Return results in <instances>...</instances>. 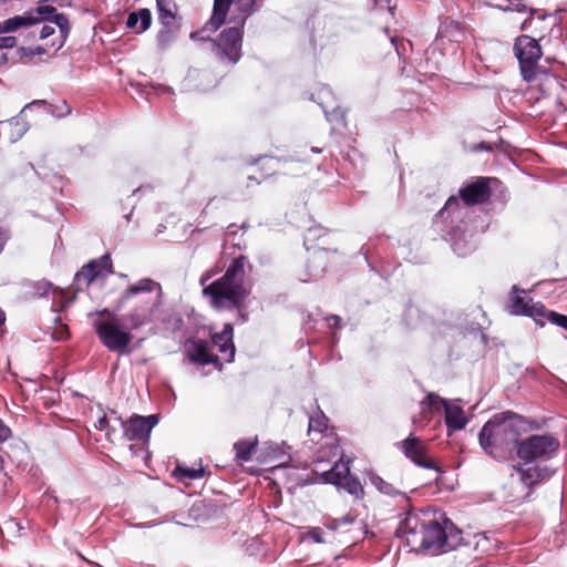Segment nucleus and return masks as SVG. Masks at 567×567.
<instances>
[{
    "instance_id": "obj_1",
    "label": "nucleus",
    "mask_w": 567,
    "mask_h": 567,
    "mask_svg": "<svg viewBox=\"0 0 567 567\" xmlns=\"http://www.w3.org/2000/svg\"><path fill=\"white\" fill-rule=\"evenodd\" d=\"M488 177H477L465 184L457 196H451L433 218V226L458 257L475 250L473 233L470 228V212L474 205L487 202L492 195Z\"/></svg>"
},
{
    "instance_id": "obj_2",
    "label": "nucleus",
    "mask_w": 567,
    "mask_h": 567,
    "mask_svg": "<svg viewBox=\"0 0 567 567\" xmlns=\"http://www.w3.org/2000/svg\"><path fill=\"white\" fill-rule=\"evenodd\" d=\"M114 309L125 311L122 322L130 330L169 321V315L164 307L162 285L152 278H141L128 285L117 298Z\"/></svg>"
},
{
    "instance_id": "obj_3",
    "label": "nucleus",
    "mask_w": 567,
    "mask_h": 567,
    "mask_svg": "<svg viewBox=\"0 0 567 567\" xmlns=\"http://www.w3.org/2000/svg\"><path fill=\"white\" fill-rule=\"evenodd\" d=\"M528 430L527 421L512 411L494 414L481 429L478 442L484 452L496 461H505L517 452L520 436Z\"/></svg>"
},
{
    "instance_id": "obj_4",
    "label": "nucleus",
    "mask_w": 567,
    "mask_h": 567,
    "mask_svg": "<svg viewBox=\"0 0 567 567\" xmlns=\"http://www.w3.org/2000/svg\"><path fill=\"white\" fill-rule=\"evenodd\" d=\"M250 267L246 256L240 255L231 260L223 277L208 284L215 275L208 270L202 275L199 284L203 295L208 297L212 307H239L250 293L245 285L246 268Z\"/></svg>"
},
{
    "instance_id": "obj_5",
    "label": "nucleus",
    "mask_w": 567,
    "mask_h": 567,
    "mask_svg": "<svg viewBox=\"0 0 567 567\" xmlns=\"http://www.w3.org/2000/svg\"><path fill=\"white\" fill-rule=\"evenodd\" d=\"M460 535L461 532L451 519L443 515L439 517L433 515L423 525V532L416 545L433 555H439L453 550L461 538Z\"/></svg>"
},
{
    "instance_id": "obj_6",
    "label": "nucleus",
    "mask_w": 567,
    "mask_h": 567,
    "mask_svg": "<svg viewBox=\"0 0 567 567\" xmlns=\"http://www.w3.org/2000/svg\"><path fill=\"white\" fill-rule=\"evenodd\" d=\"M539 40L527 34H520L514 39L513 53L518 62L519 73L524 82L533 83L542 71L539 61L543 58V49Z\"/></svg>"
},
{
    "instance_id": "obj_7",
    "label": "nucleus",
    "mask_w": 567,
    "mask_h": 567,
    "mask_svg": "<svg viewBox=\"0 0 567 567\" xmlns=\"http://www.w3.org/2000/svg\"><path fill=\"white\" fill-rule=\"evenodd\" d=\"M213 33H205V39L195 41L207 43L208 50L221 63L235 65L241 58L244 29L234 24L224 29L216 39H212Z\"/></svg>"
},
{
    "instance_id": "obj_8",
    "label": "nucleus",
    "mask_w": 567,
    "mask_h": 567,
    "mask_svg": "<svg viewBox=\"0 0 567 567\" xmlns=\"http://www.w3.org/2000/svg\"><path fill=\"white\" fill-rule=\"evenodd\" d=\"M93 327L99 340L109 351L121 355L131 353L128 346L133 334L130 330L112 320H95Z\"/></svg>"
},
{
    "instance_id": "obj_9",
    "label": "nucleus",
    "mask_w": 567,
    "mask_h": 567,
    "mask_svg": "<svg viewBox=\"0 0 567 567\" xmlns=\"http://www.w3.org/2000/svg\"><path fill=\"white\" fill-rule=\"evenodd\" d=\"M559 445V440L553 435L534 434L520 441L516 454L526 464L537 460L547 461L557 453Z\"/></svg>"
},
{
    "instance_id": "obj_10",
    "label": "nucleus",
    "mask_w": 567,
    "mask_h": 567,
    "mask_svg": "<svg viewBox=\"0 0 567 567\" xmlns=\"http://www.w3.org/2000/svg\"><path fill=\"white\" fill-rule=\"evenodd\" d=\"M113 274V264L110 254H105L100 258L90 260L84 265L73 278L75 291L86 289L94 280L106 278Z\"/></svg>"
},
{
    "instance_id": "obj_11",
    "label": "nucleus",
    "mask_w": 567,
    "mask_h": 567,
    "mask_svg": "<svg viewBox=\"0 0 567 567\" xmlns=\"http://www.w3.org/2000/svg\"><path fill=\"white\" fill-rule=\"evenodd\" d=\"M519 292H525V290H520L514 285L507 306L508 312L514 316L530 317L537 324L544 326L543 318L546 315V307L540 301L533 302L532 299H525L518 295Z\"/></svg>"
},
{
    "instance_id": "obj_12",
    "label": "nucleus",
    "mask_w": 567,
    "mask_h": 567,
    "mask_svg": "<svg viewBox=\"0 0 567 567\" xmlns=\"http://www.w3.org/2000/svg\"><path fill=\"white\" fill-rule=\"evenodd\" d=\"M322 478L324 483L341 487L357 498L363 496V487L360 481L350 474L347 463H336L330 471L322 474Z\"/></svg>"
},
{
    "instance_id": "obj_13",
    "label": "nucleus",
    "mask_w": 567,
    "mask_h": 567,
    "mask_svg": "<svg viewBox=\"0 0 567 567\" xmlns=\"http://www.w3.org/2000/svg\"><path fill=\"white\" fill-rule=\"evenodd\" d=\"M124 432V436L128 441H142L150 437L154 426L159 421L158 414H150L146 416L133 414L128 420L117 419Z\"/></svg>"
},
{
    "instance_id": "obj_14",
    "label": "nucleus",
    "mask_w": 567,
    "mask_h": 567,
    "mask_svg": "<svg viewBox=\"0 0 567 567\" xmlns=\"http://www.w3.org/2000/svg\"><path fill=\"white\" fill-rule=\"evenodd\" d=\"M398 447L404 454V456L415 465L427 470L440 471V467L436 465V463L433 460L427 458L426 445L421 441L420 437L415 436L414 434L411 433L406 439L398 443Z\"/></svg>"
},
{
    "instance_id": "obj_15",
    "label": "nucleus",
    "mask_w": 567,
    "mask_h": 567,
    "mask_svg": "<svg viewBox=\"0 0 567 567\" xmlns=\"http://www.w3.org/2000/svg\"><path fill=\"white\" fill-rule=\"evenodd\" d=\"M430 514L422 513H408L405 518L400 523L396 535L399 537H406V544L410 546L416 545L423 532V525L429 520Z\"/></svg>"
},
{
    "instance_id": "obj_16",
    "label": "nucleus",
    "mask_w": 567,
    "mask_h": 567,
    "mask_svg": "<svg viewBox=\"0 0 567 567\" xmlns=\"http://www.w3.org/2000/svg\"><path fill=\"white\" fill-rule=\"evenodd\" d=\"M234 0H214L213 13L210 19L200 30L190 33L192 40L205 39V33H215L224 24L229 7Z\"/></svg>"
},
{
    "instance_id": "obj_17",
    "label": "nucleus",
    "mask_w": 567,
    "mask_h": 567,
    "mask_svg": "<svg viewBox=\"0 0 567 567\" xmlns=\"http://www.w3.org/2000/svg\"><path fill=\"white\" fill-rule=\"evenodd\" d=\"M331 251L324 248L315 249L306 264L305 274L300 277L302 282L321 278L329 264Z\"/></svg>"
},
{
    "instance_id": "obj_18",
    "label": "nucleus",
    "mask_w": 567,
    "mask_h": 567,
    "mask_svg": "<svg viewBox=\"0 0 567 567\" xmlns=\"http://www.w3.org/2000/svg\"><path fill=\"white\" fill-rule=\"evenodd\" d=\"M234 328L231 323H225L220 332L212 333V342L218 348L219 352L225 354V360L231 362L235 357V344L233 341Z\"/></svg>"
},
{
    "instance_id": "obj_19",
    "label": "nucleus",
    "mask_w": 567,
    "mask_h": 567,
    "mask_svg": "<svg viewBox=\"0 0 567 567\" xmlns=\"http://www.w3.org/2000/svg\"><path fill=\"white\" fill-rule=\"evenodd\" d=\"M187 357L190 362L202 365L215 363L218 361V358L209 352L208 343L202 339H194L188 341Z\"/></svg>"
},
{
    "instance_id": "obj_20",
    "label": "nucleus",
    "mask_w": 567,
    "mask_h": 567,
    "mask_svg": "<svg viewBox=\"0 0 567 567\" xmlns=\"http://www.w3.org/2000/svg\"><path fill=\"white\" fill-rule=\"evenodd\" d=\"M463 38L464 32L462 25L450 18H444L440 23L435 42L437 45L444 40L458 43L463 40Z\"/></svg>"
},
{
    "instance_id": "obj_21",
    "label": "nucleus",
    "mask_w": 567,
    "mask_h": 567,
    "mask_svg": "<svg viewBox=\"0 0 567 567\" xmlns=\"http://www.w3.org/2000/svg\"><path fill=\"white\" fill-rule=\"evenodd\" d=\"M515 470L519 473L522 482L529 487L549 478L554 474V471L547 466L535 465L524 468L522 465H517Z\"/></svg>"
},
{
    "instance_id": "obj_22",
    "label": "nucleus",
    "mask_w": 567,
    "mask_h": 567,
    "mask_svg": "<svg viewBox=\"0 0 567 567\" xmlns=\"http://www.w3.org/2000/svg\"><path fill=\"white\" fill-rule=\"evenodd\" d=\"M444 421L449 430L461 431L463 430L468 420L460 405L453 404L451 401L444 408Z\"/></svg>"
},
{
    "instance_id": "obj_23",
    "label": "nucleus",
    "mask_w": 567,
    "mask_h": 567,
    "mask_svg": "<svg viewBox=\"0 0 567 567\" xmlns=\"http://www.w3.org/2000/svg\"><path fill=\"white\" fill-rule=\"evenodd\" d=\"M152 24V12L147 8L138 9L128 13L126 18V28L134 30L136 34H141L150 29Z\"/></svg>"
},
{
    "instance_id": "obj_24",
    "label": "nucleus",
    "mask_w": 567,
    "mask_h": 567,
    "mask_svg": "<svg viewBox=\"0 0 567 567\" xmlns=\"http://www.w3.org/2000/svg\"><path fill=\"white\" fill-rule=\"evenodd\" d=\"M523 0H499L498 3L492 4L493 8H496L502 11H517L525 12L529 11V18L525 19L520 24V30H527L534 22V16L538 13L536 9H528L526 4L522 3Z\"/></svg>"
},
{
    "instance_id": "obj_25",
    "label": "nucleus",
    "mask_w": 567,
    "mask_h": 567,
    "mask_svg": "<svg viewBox=\"0 0 567 567\" xmlns=\"http://www.w3.org/2000/svg\"><path fill=\"white\" fill-rule=\"evenodd\" d=\"M39 23V19L35 17L34 12L30 11L22 16H14L0 22V34L14 32L22 27H30Z\"/></svg>"
},
{
    "instance_id": "obj_26",
    "label": "nucleus",
    "mask_w": 567,
    "mask_h": 567,
    "mask_svg": "<svg viewBox=\"0 0 567 567\" xmlns=\"http://www.w3.org/2000/svg\"><path fill=\"white\" fill-rule=\"evenodd\" d=\"M234 8L238 14L233 12L229 22L244 29L247 18L252 13L255 0H234Z\"/></svg>"
},
{
    "instance_id": "obj_27",
    "label": "nucleus",
    "mask_w": 567,
    "mask_h": 567,
    "mask_svg": "<svg viewBox=\"0 0 567 567\" xmlns=\"http://www.w3.org/2000/svg\"><path fill=\"white\" fill-rule=\"evenodd\" d=\"M319 105L321 106L328 122L337 127L346 126V112L337 102L329 106L327 101L321 100Z\"/></svg>"
},
{
    "instance_id": "obj_28",
    "label": "nucleus",
    "mask_w": 567,
    "mask_h": 567,
    "mask_svg": "<svg viewBox=\"0 0 567 567\" xmlns=\"http://www.w3.org/2000/svg\"><path fill=\"white\" fill-rule=\"evenodd\" d=\"M370 482L383 495H386L390 497H401L405 502L409 501V497L405 492L400 491L393 484L384 481L379 475H375V474L371 475Z\"/></svg>"
},
{
    "instance_id": "obj_29",
    "label": "nucleus",
    "mask_w": 567,
    "mask_h": 567,
    "mask_svg": "<svg viewBox=\"0 0 567 567\" xmlns=\"http://www.w3.org/2000/svg\"><path fill=\"white\" fill-rule=\"evenodd\" d=\"M156 7L162 25L175 24L177 8L172 0H156Z\"/></svg>"
},
{
    "instance_id": "obj_30",
    "label": "nucleus",
    "mask_w": 567,
    "mask_h": 567,
    "mask_svg": "<svg viewBox=\"0 0 567 567\" xmlns=\"http://www.w3.org/2000/svg\"><path fill=\"white\" fill-rule=\"evenodd\" d=\"M179 27L175 24L162 25L156 35V43L161 50L169 48L177 38Z\"/></svg>"
},
{
    "instance_id": "obj_31",
    "label": "nucleus",
    "mask_w": 567,
    "mask_h": 567,
    "mask_svg": "<svg viewBox=\"0 0 567 567\" xmlns=\"http://www.w3.org/2000/svg\"><path fill=\"white\" fill-rule=\"evenodd\" d=\"M205 475L204 467L193 468L183 465H176L173 471V476L181 483L187 484L192 481L202 478Z\"/></svg>"
},
{
    "instance_id": "obj_32",
    "label": "nucleus",
    "mask_w": 567,
    "mask_h": 567,
    "mask_svg": "<svg viewBox=\"0 0 567 567\" xmlns=\"http://www.w3.org/2000/svg\"><path fill=\"white\" fill-rule=\"evenodd\" d=\"M328 421L324 413L317 406L316 411L309 415L308 434L321 435L328 429Z\"/></svg>"
},
{
    "instance_id": "obj_33",
    "label": "nucleus",
    "mask_w": 567,
    "mask_h": 567,
    "mask_svg": "<svg viewBox=\"0 0 567 567\" xmlns=\"http://www.w3.org/2000/svg\"><path fill=\"white\" fill-rule=\"evenodd\" d=\"M33 105H43L48 107V112L56 118L64 117L71 113V107L65 101H60L55 104H48L44 100H37L30 103L28 106Z\"/></svg>"
},
{
    "instance_id": "obj_34",
    "label": "nucleus",
    "mask_w": 567,
    "mask_h": 567,
    "mask_svg": "<svg viewBox=\"0 0 567 567\" xmlns=\"http://www.w3.org/2000/svg\"><path fill=\"white\" fill-rule=\"evenodd\" d=\"M8 123L11 128L10 140L13 143L20 140L29 130L27 122H24L23 118L20 116H14L10 118Z\"/></svg>"
},
{
    "instance_id": "obj_35",
    "label": "nucleus",
    "mask_w": 567,
    "mask_h": 567,
    "mask_svg": "<svg viewBox=\"0 0 567 567\" xmlns=\"http://www.w3.org/2000/svg\"><path fill=\"white\" fill-rule=\"evenodd\" d=\"M256 443L241 440L234 444V450L236 452V458L241 462H247L251 457V452L255 449Z\"/></svg>"
},
{
    "instance_id": "obj_36",
    "label": "nucleus",
    "mask_w": 567,
    "mask_h": 567,
    "mask_svg": "<svg viewBox=\"0 0 567 567\" xmlns=\"http://www.w3.org/2000/svg\"><path fill=\"white\" fill-rule=\"evenodd\" d=\"M354 520H355V517L351 516V515H344L339 518L328 517L324 522V526L327 528H329L330 530L336 532V530L342 529L343 527H347V526L353 524Z\"/></svg>"
},
{
    "instance_id": "obj_37",
    "label": "nucleus",
    "mask_w": 567,
    "mask_h": 567,
    "mask_svg": "<svg viewBox=\"0 0 567 567\" xmlns=\"http://www.w3.org/2000/svg\"><path fill=\"white\" fill-rule=\"evenodd\" d=\"M49 21L53 22L60 29L61 38H62V41L60 42V44L58 47V49H60L63 45L64 40L69 34V20L65 14L56 12L50 18Z\"/></svg>"
},
{
    "instance_id": "obj_38",
    "label": "nucleus",
    "mask_w": 567,
    "mask_h": 567,
    "mask_svg": "<svg viewBox=\"0 0 567 567\" xmlns=\"http://www.w3.org/2000/svg\"><path fill=\"white\" fill-rule=\"evenodd\" d=\"M447 403L449 400L442 399L435 393H429L422 401V405L426 406L430 410H439L441 406L445 408Z\"/></svg>"
},
{
    "instance_id": "obj_39",
    "label": "nucleus",
    "mask_w": 567,
    "mask_h": 567,
    "mask_svg": "<svg viewBox=\"0 0 567 567\" xmlns=\"http://www.w3.org/2000/svg\"><path fill=\"white\" fill-rule=\"evenodd\" d=\"M312 99L319 104L321 100L327 101L329 106L334 104L337 101L331 89L328 85H322Z\"/></svg>"
},
{
    "instance_id": "obj_40",
    "label": "nucleus",
    "mask_w": 567,
    "mask_h": 567,
    "mask_svg": "<svg viewBox=\"0 0 567 567\" xmlns=\"http://www.w3.org/2000/svg\"><path fill=\"white\" fill-rule=\"evenodd\" d=\"M547 319L553 324H556L565 330H567V316L558 313L556 311H549L546 309V315L543 318V321Z\"/></svg>"
},
{
    "instance_id": "obj_41",
    "label": "nucleus",
    "mask_w": 567,
    "mask_h": 567,
    "mask_svg": "<svg viewBox=\"0 0 567 567\" xmlns=\"http://www.w3.org/2000/svg\"><path fill=\"white\" fill-rule=\"evenodd\" d=\"M53 285L47 280H40L32 285V295L35 297H45L52 289Z\"/></svg>"
},
{
    "instance_id": "obj_42",
    "label": "nucleus",
    "mask_w": 567,
    "mask_h": 567,
    "mask_svg": "<svg viewBox=\"0 0 567 567\" xmlns=\"http://www.w3.org/2000/svg\"><path fill=\"white\" fill-rule=\"evenodd\" d=\"M217 310H237L236 323H245L248 321L247 306L245 301L239 307H214Z\"/></svg>"
},
{
    "instance_id": "obj_43",
    "label": "nucleus",
    "mask_w": 567,
    "mask_h": 567,
    "mask_svg": "<svg viewBox=\"0 0 567 567\" xmlns=\"http://www.w3.org/2000/svg\"><path fill=\"white\" fill-rule=\"evenodd\" d=\"M35 17L39 19V22L48 21L54 13H56V9L52 6H39L35 9Z\"/></svg>"
},
{
    "instance_id": "obj_44",
    "label": "nucleus",
    "mask_w": 567,
    "mask_h": 567,
    "mask_svg": "<svg viewBox=\"0 0 567 567\" xmlns=\"http://www.w3.org/2000/svg\"><path fill=\"white\" fill-rule=\"evenodd\" d=\"M17 44V38L12 35H0V50L12 49Z\"/></svg>"
},
{
    "instance_id": "obj_45",
    "label": "nucleus",
    "mask_w": 567,
    "mask_h": 567,
    "mask_svg": "<svg viewBox=\"0 0 567 567\" xmlns=\"http://www.w3.org/2000/svg\"><path fill=\"white\" fill-rule=\"evenodd\" d=\"M323 234H324V229H322V228H309L305 236V246H307L308 241L319 238Z\"/></svg>"
},
{
    "instance_id": "obj_46",
    "label": "nucleus",
    "mask_w": 567,
    "mask_h": 567,
    "mask_svg": "<svg viewBox=\"0 0 567 567\" xmlns=\"http://www.w3.org/2000/svg\"><path fill=\"white\" fill-rule=\"evenodd\" d=\"M20 51L22 55L24 56H34V55H41L45 53V49L42 47H35V48H20Z\"/></svg>"
},
{
    "instance_id": "obj_47",
    "label": "nucleus",
    "mask_w": 567,
    "mask_h": 567,
    "mask_svg": "<svg viewBox=\"0 0 567 567\" xmlns=\"http://www.w3.org/2000/svg\"><path fill=\"white\" fill-rule=\"evenodd\" d=\"M11 436V430L2 420H0V444L6 442Z\"/></svg>"
},
{
    "instance_id": "obj_48",
    "label": "nucleus",
    "mask_w": 567,
    "mask_h": 567,
    "mask_svg": "<svg viewBox=\"0 0 567 567\" xmlns=\"http://www.w3.org/2000/svg\"><path fill=\"white\" fill-rule=\"evenodd\" d=\"M311 539L317 544L324 543L322 538V530L319 527L312 528L309 533Z\"/></svg>"
},
{
    "instance_id": "obj_49",
    "label": "nucleus",
    "mask_w": 567,
    "mask_h": 567,
    "mask_svg": "<svg viewBox=\"0 0 567 567\" xmlns=\"http://www.w3.org/2000/svg\"><path fill=\"white\" fill-rule=\"evenodd\" d=\"M55 32V29L51 25L44 24L40 31V38L47 39Z\"/></svg>"
},
{
    "instance_id": "obj_50",
    "label": "nucleus",
    "mask_w": 567,
    "mask_h": 567,
    "mask_svg": "<svg viewBox=\"0 0 567 567\" xmlns=\"http://www.w3.org/2000/svg\"><path fill=\"white\" fill-rule=\"evenodd\" d=\"M95 427L100 431L107 430L109 427V420L107 416L104 414L102 415L97 422L95 423Z\"/></svg>"
},
{
    "instance_id": "obj_51",
    "label": "nucleus",
    "mask_w": 567,
    "mask_h": 567,
    "mask_svg": "<svg viewBox=\"0 0 567 567\" xmlns=\"http://www.w3.org/2000/svg\"><path fill=\"white\" fill-rule=\"evenodd\" d=\"M152 89L153 90H157L158 92L161 93H168V94H174V91L172 87L169 86H165V85H162V84H158V85H152Z\"/></svg>"
},
{
    "instance_id": "obj_52",
    "label": "nucleus",
    "mask_w": 567,
    "mask_h": 567,
    "mask_svg": "<svg viewBox=\"0 0 567 567\" xmlns=\"http://www.w3.org/2000/svg\"><path fill=\"white\" fill-rule=\"evenodd\" d=\"M327 320L328 321L332 320L334 322V324L338 326L341 321V318L339 316L333 315V316H330Z\"/></svg>"
},
{
    "instance_id": "obj_53",
    "label": "nucleus",
    "mask_w": 567,
    "mask_h": 567,
    "mask_svg": "<svg viewBox=\"0 0 567 567\" xmlns=\"http://www.w3.org/2000/svg\"><path fill=\"white\" fill-rule=\"evenodd\" d=\"M374 2L378 6H388L390 3V0H374Z\"/></svg>"
},
{
    "instance_id": "obj_54",
    "label": "nucleus",
    "mask_w": 567,
    "mask_h": 567,
    "mask_svg": "<svg viewBox=\"0 0 567 567\" xmlns=\"http://www.w3.org/2000/svg\"><path fill=\"white\" fill-rule=\"evenodd\" d=\"M474 150H489L488 146H486L484 143H481L474 147Z\"/></svg>"
},
{
    "instance_id": "obj_55",
    "label": "nucleus",
    "mask_w": 567,
    "mask_h": 567,
    "mask_svg": "<svg viewBox=\"0 0 567 567\" xmlns=\"http://www.w3.org/2000/svg\"><path fill=\"white\" fill-rule=\"evenodd\" d=\"M4 321H6V315H4V312L0 309V326H1L2 323H4Z\"/></svg>"
},
{
    "instance_id": "obj_56",
    "label": "nucleus",
    "mask_w": 567,
    "mask_h": 567,
    "mask_svg": "<svg viewBox=\"0 0 567 567\" xmlns=\"http://www.w3.org/2000/svg\"><path fill=\"white\" fill-rule=\"evenodd\" d=\"M7 61H8L7 54L6 53H1L0 54V63H6Z\"/></svg>"
},
{
    "instance_id": "obj_57",
    "label": "nucleus",
    "mask_w": 567,
    "mask_h": 567,
    "mask_svg": "<svg viewBox=\"0 0 567 567\" xmlns=\"http://www.w3.org/2000/svg\"><path fill=\"white\" fill-rule=\"evenodd\" d=\"M310 151H311V153H315V154L321 153V148H318V147H311Z\"/></svg>"
},
{
    "instance_id": "obj_58",
    "label": "nucleus",
    "mask_w": 567,
    "mask_h": 567,
    "mask_svg": "<svg viewBox=\"0 0 567 567\" xmlns=\"http://www.w3.org/2000/svg\"><path fill=\"white\" fill-rule=\"evenodd\" d=\"M413 310H414V309H413V307H409V308H408V310H406V312H405V316H408V315L412 313V312H413Z\"/></svg>"
},
{
    "instance_id": "obj_59",
    "label": "nucleus",
    "mask_w": 567,
    "mask_h": 567,
    "mask_svg": "<svg viewBox=\"0 0 567 567\" xmlns=\"http://www.w3.org/2000/svg\"><path fill=\"white\" fill-rule=\"evenodd\" d=\"M131 216H132V212H131V213H128L127 215H125L124 217H125V219H126L127 221H130Z\"/></svg>"
},
{
    "instance_id": "obj_60",
    "label": "nucleus",
    "mask_w": 567,
    "mask_h": 567,
    "mask_svg": "<svg viewBox=\"0 0 567 567\" xmlns=\"http://www.w3.org/2000/svg\"><path fill=\"white\" fill-rule=\"evenodd\" d=\"M546 14H538V20H545Z\"/></svg>"
},
{
    "instance_id": "obj_61",
    "label": "nucleus",
    "mask_w": 567,
    "mask_h": 567,
    "mask_svg": "<svg viewBox=\"0 0 567 567\" xmlns=\"http://www.w3.org/2000/svg\"><path fill=\"white\" fill-rule=\"evenodd\" d=\"M470 330H471V331L480 330V327H478V324H477L476 327H471V329H470Z\"/></svg>"
},
{
    "instance_id": "obj_62",
    "label": "nucleus",
    "mask_w": 567,
    "mask_h": 567,
    "mask_svg": "<svg viewBox=\"0 0 567 567\" xmlns=\"http://www.w3.org/2000/svg\"><path fill=\"white\" fill-rule=\"evenodd\" d=\"M482 540L487 542V540H488V538L484 535V536H483V538L478 542V545L481 544V542H482Z\"/></svg>"
},
{
    "instance_id": "obj_63",
    "label": "nucleus",
    "mask_w": 567,
    "mask_h": 567,
    "mask_svg": "<svg viewBox=\"0 0 567 567\" xmlns=\"http://www.w3.org/2000/svg\"><path fill=\"white\" fill-rule=\"evenodd\" d=\"M142 189V187H137L136 189L133 190V194L140 192Z\"/></svg>"
},
{
    "instance_id": "obj_64",
    "label": "nucleus",
    "mask_w": 567,
    "mask_h": 567,
    "mask_svg": "<svg viewBox=\"0 0 567 567\" xmlns=\"http://www.w3.org/2000/svg\"><path fill=\"white\" fill-rule=\"evenodd\" d=\"M106 312H107V309H103L99 313L103 315V313H106Z\"/></svg>"
}]
</instances>
